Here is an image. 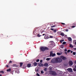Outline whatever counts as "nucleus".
<instances>
[{
  "mask_svg": "<svg viewBox=\"0 0 76 76\" xmlns=\"http://www.w3.org/2000/svg\"><path fill=\"white\" fill-rule=\"evenodd\" d=\"M38 65L39 67H42V66H44V64H39Z\"/></svg>",
  "mask_w": 76,
  "mask_h": 76,
  "instance_id": "8",
  "label": "nucleus"
},
{
  "mask_svg": "<svg viewBox=\"0 0 76 76\" xmlns=\"http://www.w3.org/2000/svg\"><path fill=\"white\" fill-rule=\"evenodd\" d=\"M75 64H76V61H75Z\"/></svg>",
  "mask_w": 76,
  "mask_h": 76,
  "instance_id": "52",
  "label": "nucleus"
},
{
  "mask_svg": "<svg viewBox=\"0 0 76 76\" xmlns=\"http://www.w3.org/2000/svg\"><path fill=\"white\" fill-rule=\"evenodd\" d=\"M57 31V30L56 29H55L53 30V32H54L55 33H56Z\"/></svg>",
  "mask_w": 76,
  "mask_h": 76,
  "instance_id": "25",
  "label": "nucleus"
},
{
  "mask_svg": "<svg viewBox=\"0 0 76 76\" xmlns=\"http://www.w3.org/2000/svg\"><path fill=\"white\" fill-rule=\"evenodd\" d=\"M49 37L50 38H53V37L52 36H50Z\"/></svg>",
  "mask_w": 76,
  "mask_h": 76,
  "instance_id": "43",
  "label": "nucleus"
},
{
  "mask_svg": "<svg viewBox=\"0 0 76 76\" xmlns=\"http://www.w3.org/2000/svg\"><path fill=\"white\" fill-rule=\"evenodd\" d=\"M37 64H38L36 62H34L33 63V65L34 66H37Z\"/></svg>",
  "mask_w": 76,
  "mask_h": 76,
  "instance_id": "11",
  "label": "nucleus"
},
{
  "mask_svg": "<svg viewBox=\"0 0 76 76\" xmlns=\"http://www.w3.org/2000/svg\"><path fill=\"white\" fill-rule=\"evenodd\" d=\"M0 76H2V75L0 74Z\"/></svg>",
  "mask_w": 76,
  "mask_h": 76,
  "instance_id": "53",
  "label": "nucleus"
},
{
  "mask_svg": "<svg viewBox=\"0 0 76 76\" xmlns=\"http://www.w3.org/2000/svg\"><path fill=\"white\" fill-rule=\"evenodd\" d=\"M46 60L47 61H48V60H50V58H47L46 59Z\"/></svg>",
  "mask_w": 76,
  "mask_h": 76,
  "instance_id": "24",
  "label": "nucleus"
},
{
  "mask_svg": "<svg viewBox=\"0 0 76 76\" xmlns=\"http://www.w3.org/2000/svg\"><path fill=\"white\" fill-rule=\"evenodd\" d=\"M48 65V64L47 63H45L44 64V66L45 67H47V66Z\"/></svg>",
  "mask_w": 76,
  "mask_h": 76,
  "instance_id": "9",
  "label": "nucleus"
},
{
  "mask_svg": "<svg viewBox=\"0 0 76 76\" xmlns=\"http://www.w3.org/2000/svg\"><path fill=\"white\" fill-rule=\"evenodd\" d=\"M20 67H22V65H23V63L21 62L20 63Z\"/></svg>",
  "mask_w": 76,
  "mask_h": 76,
  "instance_id": "19",
  "label": "nucleus"
},
{
  "mask_svg": "<svg viewBox=\"0 0 76 76\" xmlns=\"http://www.w3.org/2000/svg\"><path fill=\"white\" fill-rule=\"evenodd\" d=\"M31 64H27V66L28 67H31Z\"/></svg>",
  "mask_w": 76,
  "mask_h": 76,
  "instance_id": "10",
  "label": "nucleus"
},
{
  "mask_svg": "<svg viewBox=\"0 0 76 76\" xmlns=\"http://www.w3.org/2000/svg\"><path fill=\"white\" fill-rule=\"evenodd\" d=\"M63 60H66L67 59V58L63 56H61L60 57Z\"/></svg>",
  "mask_w": 76,
  "mask_h": 76,
  "instance_id": "2",
  "label": "nucleus"
},
{
  "mask_svg": "<svg viewBox=\"0 0 76 76\" xmlns=\"http://www.w3.org/2000/svg\"><path fill=\"white\" fill-rule=\"evenodd\" d=\"M64 41V40H61L60 41V42L61 43H62V42H63Z\"/></svg>",
  "mask_w": 76,
  "mask_h": 76,
  "instance_id": "28",
  "label": "nucleus"
},
{
  "mask_svg": "<svg viewBox=\"0 0 76 76\" xmlns=\"http://www.w3.org/2000/svg\"><path fill=\"white\" fill-rule=\"evenodd\" d=\"M73 55H75L76 54V53L75 52H73Z\"/></svg>",
  "mask_w": 76,
  "mask_h": 76,
  "instance_id": "37",
  "label": "nucleus"
},
{
  "mask_svg": "<svg viewBox=\"0 0 76 76\" xmlns=\"http://www.w3.org/2000/svg\"><path fill=\"white\" fill-rule=\"evenodd\" d=\"M6 67H7L8 68L9 67V66L8 65H7Z\"/></svg>",
  "mask_w": 76,
  "mask_h": 76,
  "instance_id": "46",
  "label": "nucleus"
},
{
  "mask_svg": "<svg viewBox=\"0 0 76 76\" xmlns=\"http://www.w3.org/2000/svg\"><path fill=\"white\" fill-rule=\"evenodd\" d=\"M51 74L52 75H53V76H54L56 75V72L55 71H52L51 72Z\"/></svg>",
  "mask_w": 76,
  "mask_h": 76,
  "instance_id": "4",
  "label": "nucleus"
},
{
  "mask_svg": "<svg viewBox=\"0 0 76 76\" xmlns=\"http://www.w3.org/2000/svg\"><path fill=\"white\" fill-rule=\"evenodd\" d=\"M64 51L65 52H67V50L66 49H65Z\"/></svg>",
  "mask_w": 76,
  "mask_h": 76,
  "instance_id": "31",
  "label": "nucleus"
},
{
  "mask_svg": "<svg viewBox=\"0 0 76 76\" xmlns=\"http://www.w3.org/2000/svg\"><path fill=\"white\" fill-rule=\"evenodd\" d=\"M54 28H50V30H51V31H54Z\"/></svg>",
  "mask_w": 76,
  "mask_h": 76,
  "instance_id": "42",
  "label": "nucleus"
},
{
  "mask_svg": "<svg viewBox=\"0 0 76 76\" xmlns=\"http://www.w3.org/2000/svg\"><path fill=\"white\" fill-rule=\"evenodd\" d=\"M45 50H49V49L47 47H45Z\"/></svg>",
  "mask_w": 76,
  "mask_h": 76,
  "instance_id": "14",
  "label": "nucleus"
},
{
  "mask_svg": "<svg viewBox=\"0 0 76 76\" xmlns=\"http://www.w3.org/2000/svg\"><path fill=\"white\" fill-rule=\"evenodd\" d=\"M73 70H74V71H75V72H76V69L75 68H74L73 69Z\"/></svg>",
  "mask_w": 76,
  "mask_h": 76,
  "instance_id": "35",
  "label": "nucleus"
},
{
  "mask_svg": "<svg viewBox=\"0 0 76 76\" xmlns=\"http://www.w3.org/2000/svg\"><path fill=\"white\" fill-rule=\"evenodd\" d=\"M12 63V61H10L9 63Z\"/></svg>",
  "mask_w": 76,
  "mask_h": 76,
  "instance_id": "41",
  "label": "nucleus"
},
{
  "mask_svg": "<svg viewBox=\"0 0 76 76\" xmlns=\"http://www.w3.org/2000/svg\"><path fill=\"white\" fill-rule=\"evenodd\" d=\"M61 61H62V59L59 57L53 58L51 61V62L52 63H61Z\"/></svg>",
  "mask_w": 76,
  "mask_h": 76,
  "instance_id": "1",
  "label": "nucleus"
},
{
  "mask_svg": "<svg viewBox=\"0 0 76 76\" xmlns=\"http://www.w3.org/2000/svg\"><path fill=\"white\" fill-rule=\"evenodd\" d=\"M57 55H58V56H60V55H61V53H57Z\"/></svg>",
  "mask_w": 76,
  "mask_h": 76,
  "instance_id": "21",
  "label": "nucleus"
},
{
  "mask_svg": "<svg viewBox=\"0 0 76 76\" xmlns=\"http://www.w3.org/2000/svg\"><path fill=\"white\" fill-rule=\"evenodd\" d=\"M56 56V54L55 53H53L52 54V57H54Z\"/></svg>",
  "mask_w": 76,
  "mask_h": 76,
  "instance_id": "20",
  "label": "nucleus"
},
{
  "mask_svg": "<svg viewBox=\"0 0 76 76\" xmlns=\"http://www.w3.org/2000/svg\"><path fill=\"white\" fill-rule=\"evenodd\" d=\"M0 73H4V71H0Z\"/></svg>",
  "mask_w": 76,
  "mask_h": 76,
  "instance_id": "29",
  "label": "nucleus"
},
{
  "mask_svg": "<svg viewBox=\"0 0 76 76\" xmlns=\"http://www.w3.org/2000/svg\"><path fill=\"white\" fill-rule=\"evenodd\" d=\"M12 66L13 67H17V65L15 64H13Z\"/></svg>",
  "mask_w": 76,
  "mask_h": 76,
  "instance_id": "23",
  "label": "nucleus"
},
{
  "mask_svg": "<svg viewBox=\"0 0 76 76\" xmlns=\"http://www.w3.org/2000/svg\"><path fill=\"white\" fill-rule=\"evenodd\" d=\"M26 68V66H25V65H24L23 66V69H25V68Z\"/></svg>",
  "mask_w": 76,
  "mask_h": 76,
  "instance_id": "32",
  "label": "nucleus"
},
{
  "mask_svg": "<svg viewBox=\"0 0 76 76\" xmlns=\"http://www.w3.org/2000/svg\"><path fill=\"white\" fill-rule=\"evenodd\" d=\"M75 26H71V27L72 28H75Z\"/></svg>",
  "mask_w": 76,
  "mask_h": 76,
  "instance_id": "34",
  "label": "nucleus"
},
{
  "mask_svg": "<svg viewBox=\"0 0 76 76\" xmlns=\"http://www.w3.org/2000/svg\"><path fill=\"white\" fill-rule=\"evenodd\" d=\"M70 50H67V53H70Z\"/></svg>",
  "mask_w": 76,
  "mask_h": 76,
  "instance_id": "33",
  "label": "nucleus"
},
{
  "mask_svg": "<svg viewBox=\"0 0 76 76\" xmlns=\"http://www.w3.org/2000/svg\"><path fill=\"white\" fill-rule=\"evenodd\" d=\"M41 73L43 74V73H44V72H43V71L42 70L41 72Z\"/></svg>",
  "mask_w": 76,
  "mask_h": 76,
  "instance_id": "39",
  "label": "nucleus"
},
{
  "mask_svg": "<svg viewBox=\"0 0 76 76\" xmlns=\"http://www.w3.org/2000/svg\"><path fill=\"white\" fill-rule=\"evenodd\" d=\"M69 64L70 66H72L73 65V62H72V61H69Z\"/></svg>",
  "mask_w": 76,
  "mask_h": 76,
  "instance_id": "5",
  "label": "nucleus"
},
{
  "mask_svg": "<svg viewBox=\"0 0 76 76\" xmlns=\"http://www.w3.org/2000/svg\"><path fill=\"white\" fill-rule=\"evenodd\" d=\"M53 52H50V57H51L52 56V55H53Z\"/></svg>",
  "mask_w": 76,
  "mask_h": 76,
  "instance_id": "12",
  "label": "nucleus"
},
{
  "mask_svg": "<svg viewBox=\"0 0 76 76\" xmlns=\"http://www.w3.org/2000/svg\"><path fill=\"white\" fill-rule=\"evenodd\" d=\"M61 36H64V33L62 32L61 33Z\"/></svg>",
  "mask_w": 76,
  "mask_h": 76,
  "instance_id": "17",
  "label": "nucleus"
},
{
  "mask_svg": "<svg viewBox=\"0 0 76 76\" xmlns=\"http://www.w3.org/2000/svg\"><path fill=\"white\" fill-rule=\"evenodd\" d=\"M44 71H45V72L47 71V68H45L44 69Z\"/></svg>",
  "mask_w": 76,
  "mask_h": 76,
  "instance_id": "27",
  "label": "nucleus"
},
{
  "mask_svg": "<svg viewBox=\"0 0 76 76\" xmlns=\"http://www.w3.org/2000/svg\"><path fill=\"white\" fill-rule=\"evenodd\" d=\"M71 53H73V51H71Z\"/></svg>",
  "mask_w": 76,
  "mask_h": 76,
  "instance_id": "51",
  "label": "nucleus"
},
{
  "mask_svg": "<svg viewBox=\"0 0 76 76\" xmlns=\"http://www.w3.org/2000/svg\"><path fill=\"white\" fill-rule=\"evenodd\" d=\"M67 70L70 72H72V68H69L67 69Z\"/></svg>",
  "mask_w": 76,
  "mask_h": 76,
  "instance_id": "6",
  "label": "nucleus"
},
{
  "mask_svg": "<svg viewBox=\"0 0 76 76\" xmlns=\"http://www.w3.org/2000/svg\"><path fill=\"white\" fill-rule=\"evenodd\" d=\"M69 47L72 48H73V46L72 45L70 44L69 45Z\"/></svg>",
  "mask_w": 76,
  "mask_h": 76,
  "instance_id": "13",
  "label": "nucleus"
},
{
  "mask_svg": "<svg viewBox=\"0 0 76 76\" xmlns=\"http://www.w3.org/2000/svg\"><path fill=\"white\" fill-rule=\"evenodd\" d=\"M36 71V72H39V69H37Z\"/></svg>",
  "mask_w": 76,
  "mask_h": 76,
  "instance_id": "44",
  "label": "nucleus"
},
{
  "mask_svg": "<svg viewBox=\"0 0 76 76\" xmlns=\"http://www.w3.org/2000/svg\"><path fill=\"white\" fill-rule=\"evenodd\" d=\"M37 36H38V37H40L41 36V35H39V34H38L37 35Z\"/></svg>",
  "mask_w": 76,
  "mask_h": 76,
  "instance_id": "38",
  "label": "nucleus"
},
{
  "mask_svg": "<svg viewBox=\"0 0 76 76\" xmlns=\"http://www.w3.org/2000/svg\"><path fill=\"white\" fill-rule=\"evenodd\" d=\"M68 39L69 41H72V39L71 37H69Z\"/></svg>",
  "mask_w": 76,
  "mask_h": 76,
  "instance_id": "15",
  "label": "nucleus"
},
{
  "mask_svg": "<svg viewBox=\"0 0 76 76\" xmlns=\"http://www.w3.org/2000/svg\"><path fill=\"white\" fill-rule=\"evenodd\" d=\"M39 59H37L36 61V62H39Z\"/></svg>",
  "mask_w": 76,
  "mask_h": 76,
  "instance_id": "30",
  "label": "nucleus"
},
{
  "mask_svg": "<svg viewBox=\"0 0 76 76\" xmlns=\"http://www.w3.org/2000/svg\"><path fill=\"white\" fill-rule=\"evenodd\" d=\"M40 49L42 51H45V47H42L40 48Z\"/></svg>",
  "mask_w": 76,
  "mask_h": 76,
  "instance_id": "3",
  "label": "nucleus"
},
{
  "mask_svg": "<svg viewBox=\"0 0 76 76\" xmlns=\"http://www.w3.org/2000/svg\"><path fill=\"white\" fill-rule=\"evenodd\" d=\"M66 44V42H63L62 43V44L63 45H64V44Z\"/></svg>",
  "mask_w": 76,
  "mask_h": 76,
  "instance_id": "26",
  "label": "nucleus"
},
{
  "mask_svg": "<svg viewBox=\"0 0 76 76\" xmlns=\"http://www.w3.org/2000/svg\"><path fill=\"white\" fill-rule=\"evenodd\" d=\"M64 53L65 54H67V52H65Z\"/></svg>",
  "mask_w": 76,
  "mask_h": 76,
  "instance_id": "48",
  "label": "nucleus"
},
{
  "mask_svg": "<svg viewBox=\"0 0 76 76\" xmlns=\"http://www.w3.org/2000/svg\"><path fill=\"white\" fill-rule=\"evenodd\" d=\"M37 76H40V75H39V74H38V73H37L36 74Z\"/></svg>",
  "mask_w": 76,
  "mask_h": 76,
  "instance_id": "36",
  "label": "nucleus"
},
{
  "mask_svg": "<svg viewBox=\"0 0 76 76\" xmlns=\"http://www.w3.org/2000/svg\"><path fill=\"white\" fill-rule=\"evenodd\" d=\"M7 72H10L11 71V68H10L8 69H7Z\"/></svg>",
  "mask_w": 76,
  "mask_h": 76,
  "instance_id": "16",
  "label": "nucleus"
},
{
  "mask_svg": "<svg viewBox=\"0 0 76 76\" xmlns=\"http://www.w3.org/2000/svg\"><path fill=\"white\" fill-rule=\"evenodd\" d=\"M56 25H54L53 26H51L50 27L52 28H54V27H56Z\"/></svg>",
  "mask_w": 76,
  "mask_h": 76,
  "instance_id": "22",
  "label": "nucleus"
},
{
  "mask_svg": "<svg viewBox=\"0 0 76 76\" xmlns=\"http://www.w3.org/2000/svg\"><path fill=\"white\" fill-rule=\"evenodd\" d=\"M66 32H68V29H66Z\"/></svg>",
  "mask_w": 76,
  "mask_h": 76,
  "instance_id": "47",
  "label": "nucleus"
},
{
  "mask_svg": "<svg viewBox=\"0 0 76 76\" xmlns=\"http://www.w3.org/2000/svg\"><path fill=\"white\" fill-rule=\"evenodd\" d=\"M42 35H43V36L45 35V34H43Z\"/></svg>",
  "mask_w": 76,
  "mask_h": 76,
  "instance_id": "50",
  "label": "nucleus"
},
{
  "mask_svg": "<svg viewBox=\"0 0 76 76\" xmlns=\"http://www.w3.org/2000/svg\"><path fill=\"white\" fill-rule=\"evenodd\" d=\"M60 48H64V45H61L60 46Z\"/></svg>",
  "mask_w": 76,
  "mask_h": 76,
  "instance_id": "18",
  "label": "nucleus"
},
{
  "mask_svg": "<svg viewBox=\"0 0 76 76\" xmlns=\"http://www.w3.org/2000/svg\"><path fill=\"white\" fill-rule=\"evenodd\" d=\"M61 24H62V25H65V23H61Z\"/></svg>",
  "mask_w": 76,
  "mask_h": 76,
  "instance_id": "45",
  "label": "nucleus"
},
{
  "mask_svg": "<svg viewBox=\"0 0 76 76\" xmlns=\"http://www.w3.org/2000/svg\"><path fill=\"white\" fill-rule=\"evenodd\" d=\"M74 49L75 50H76V48H74Z\"/></svg>",
  "mask_w": 76,
  "mask_h": 76,
  "instance_id": "49",
  "label": "nucleus"
},
{
  "mask_svg": "<svg viewBox=\"0 0 76 76\" xmlns=\"http://www.w3.org/2000/svg\"><path fill=\"white\" fill-rule=\"evenodd\" d=\"M40 63H42V60H40Z\"/></svg>",
  "mask_w": 76,
  "mask_h": 76,
  "instance_id": "40",
  "label": "nucleus"
},
{
  "mask_svg": "<svg viewBox=\"0 0 76 76\" xmlns=\"http://www.w3.org/2000/svg\"><path fill=\"white\" fill-rule=\"evenodd\" d=\"M44 38L45 39H48V38H50L47 35H45V36Z\"/></svg>",
  "mask_w": 76,
  "mask_h": 76,
  "instance_id": "7",
  "label": "nucleus"
}]
</instances>
